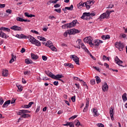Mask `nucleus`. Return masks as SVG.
<instances>
[{
  "mask_svg": "<svg viewBox=\"0 0 127 127\" xmlns=\"http://www.w3.org/2000/svg\"><path fill=\"white\" fill-rule=\"evenodd\" d=\"M30 111L26 110H21L19 111V113L17 114L18 116H21V118H23L24 119H27V118H29L30 115L29 114Z\"/></svg>",
  "mask_w": 127,
  "mask_h": 127,
  "instance_id": "f257e3e1",
  "label": "nucleus"
},
{
  "mask_svg": "<svg viewBox=\"0 0 127 127\" xmlns=\"http://www.w3.org/2000/svg\"><path fill=\"white\" fill-rule=\"evenodd\" d=\"M95 15H96L95 13L84 12L83 13L81 18L84 20H89V19H90V17L95 16Z\"/></svg>",
  "mask_w": 127,
  "mask_h": 127,
  "instance_id": "f03ea898",
  "label": "nucleus"
},
{
  "mask_svg": "<svg viewBox=\"0 0 127 127\" xmlns=\"http://www.w3.org/2000/svg\"><path fill=\"white\" fill-rule=\"evenodd\" d=\"M114 10H107L106 12L103 13L99 16V19H104L105 18L109 19L110 18V14L112 13V12H114Z\"/></svg>",
  "mask_w": 127,
  "mask_h": 127,
  "instance_id": "7ed1b4c3",
  "label": "nucleus"
},
{
  "mask_svg": "<svg viewBox=\"0 0 127 127\" xmlns=\"http://www.w3.org/2000/svg\"><path fill=\"white\" fill-rule=\"evenodd\" d=\"M77 22L78 21L77 20H74L71 22L69 23L65 24L64 26L66 28H71L72 27H74L76 26V24H77Z\"/></svg>",
  "mask_w": 127,
  "mask_h": 127,
  "instance_id": "20e7f679",
  "label": "nucleus"
},
{
  "mask_svg": "<svg viewBox=\"0 0 127 127\" xmlns=\"http://www.w3.org/2000/svg\"><path fill=\"white\" fill-rule=\"evenodd\" d=\"M115 47H116V48H118L120 51H123L124 47V44L121 42H116L115 43Z\"/></svg>",
  "mask_w": 127,
  "mask_h": 127,
  "instance_id": "39448f33",
  "label": "nucleus"
},
{
  "mask_svg": "<svg viewBox=\"0 0 127 127\" xmlns=\"http://www.w3.org/2000/svg\"><path fill=\"white\" fill-rule=\"evenodd\" d=\"M95 3V1H87L84 2L85 6H86L87 9H90L91 6L93 5Z\"/></svg>",
  "mask_w": 127,
  "mask_h": 127,
  "instance_id": "423d86ee",
  "label": "nucleus"
},
{
  "mask_svg": "<svg viewBox=\"0 0 127 127\" xmlns=\"http://www.w3.org/2000/svg\"><path fill=\"white\" fill-rule=\"evenodd\" d=\"M92 40L93 39L91 37H87L83 39L84 42L88 43V44H89L90 46L93 45V43H92Z\"/></svg>",
  "mask_w": 127,
  "mask_h": 127,
  "instance_id": "0eeeda50",
  "label": "nucleus"
},
{
  "mask_svg": "<svg viewBox=\"0 0 127 127\" xmlns=\"http://www.w3.org/2000/svg\"><path fill=\"white\" fill-rule=\"evenodd\" d=\"M70 59H72V60H73V61H74L75 63L77 65H79L80 64H79V58H78V57H77L76 55H71L70 56Z\"/></svg>",
  "mask_w": 127,
  "mask_h": 127,
  "instance_id": "6e6552de",
  "label": "nucleus"
},
{
  "mask_svg": "<svg viewBox=\"0 0 127 127\" xmlns=\"http://www.w3.org/2000/svg\"><path fill=\"white\" fill-rule=\"evenodd\" d=\"M68 33L69 35H72L73 34H76V33H80V31L75 28H73L68 30Z\"/></svg>",
  "mask_w": 127,
  "mask_h": 127,
  "instance_id": "1a4fd4ad",
  "label": "nucleus"
},
{
  "mask_svg": "<svg viewBox=\"0 0 127 127\" xmlns=\"http://www.w3.org/2000/svg\"><path fill=\"white\" fill-rule=\"evenodd\" d=\"M115 61L116 64H118L119 66H121V67H125V66L122 65L123 63V61H121V60H120L118 57H116Z\"/></svg>",
  "mask_w": 127,
  "mask_h": 127,
  "instance_id": "9d476101",
  "label": "nucleus"
},
{
  "mask_svg": "<svg viewBox=\"0 0 127 127\" xmlns=\"http://www.w3.org/2000/svg\"><path fill=\"white\" fill-rule=\"evenodd\" d=\"M10 28L12 30H14V31H22V30H23L21 27L16 25L12 26Z\"/></svg>",
  "mask_w": 127,
  "mask_h": 127,
  "instance_id": "9b49d317",
  "label": "nucleus"
},
{
  "mask_svg": "<svg viewBox=\"0 0 127 127\" xmlns=\"http://www.w3.org/2000/svg\"><path fill=\"white\" fill-rule=\"evenodd\" d=\"M101 43H103L102 41L97 40L95 41L94 43H93V45H90V46L91 47H93V46H96V47H98Z\"/></svg>",
  "mask_w": 127,
  "mask_h": 127,
  "instance_id": "f8f14e48",
  "label": "nucleus"
},
{
  "mask_svg": "<svg viewBox=\"0 0 127 127\" xmlns=\"http://www.w3.org/2000/svg\"><path fill=\"white\" fill-rule=\"evenodd\" d=\"M114 107H112L110 108H109V113H110V117L111 119L112 120V121H114Z\"/></svg>",
  "mask_w": 127,
  "mask_h": 127,
  "instance_id": "ddd939ff",
  "label": "nucleus"
},
{
  "mask_svg": "<svg viewBox=\"0 0 127 127\" xmlns=\"http://www.w3.org/2000/svg\"><path fill=\"white\" fill-rule=\"evenodd\" d=\"M27 38H28L30 42H31V43H32V44H33L34 43V42H35V40H36V39H35L34 37H32L31 35L27 36Z\"/></svg>",
  "mask_w": 127,
  "mask_h": 127,
  "instance_id": "4468645a",
  "label": "nucleus"
},
{
  "mask_svg": "<svg viewBox=\"0 0 127 127\" xmlns=\"http://www.w3.org/2000/svg\"><path fill=\"white\" fill-rule=\"evenodd\" d=\"M108 88L109 86L108 85V84H107V82H105L104 84L102 87V89L103 92H106V91H108Z\"/></svg>",
  "mask_w": 127,
  "mask_h": 127,
  "instance_id": "2eb2a0df",
  "label": "nucleus"
},
{
  "mask_svg": "<svg viewBox=\"0 0 127 127\" xmlns=\"http://www.w3.org/2000/svg\"><path fill=\"white\" fill-rule=\"evenodd\" d=\"M63 126L64 127H75L74 124L72 122H67L66 124H64Z\"/></svg>",
  "mask_w": 127,
  "mask_h": 127,
  "instance_id": "dca6fc26",
  "label": "nucleus"
},
{
  "mask_svg": "<svg viewBox=\"0 0 127 127\" xmlns=\"http://www.w3.org/2000/svg\"><path fill=\"white\" fill-rule=\"evenodd\" d=\"M16 37H17V38H19V39L24 38V39H27V36L22 34H21V35L17 34L16 35Z\"/></svg>",
  "mask_w": 127,
  "mask_h": 127,
  "instance_id": "f3484780",
  "label": "nucleus"
},
{
  "mask_svg": "<svg viewBox=\"0 0 127 127\" xmlns=\"http://www.w3.org/2000/svg\"><path fill=\"white\" fill-rule=\"evenodd\" d=\"M9 104H10V100L5 101L2 106V108H6L7 107H8V105H9Z\"/></svg>",
  "mask_w": 127,
  "mask_h": 127,
  "instance_id": "a211bd4d",
  "label": "nucleus"
},
{
  "mask_svg": "<svg viewBox=\"0 0 127 127\" xmlns=\"http://www.w3.org/2000/svg\"><path fill=\"white\" fill-rule=\"evenodd\" d=\"M7 31V32H9L10 31V29L4 27H1L0 28V31Z\"/></svg>",
  "mask_w": 127,
  "mask_h": 127,
  "instance_id": "6ab92c4d",
  "label": "nucleus"
},
{
  "mask_svg": "<svg viewBox=\"0 0 127 127\" xmlns=\"http://www.w3.org/2000/svg\"><path fill=\"white\" fill-rule=\"evenodd\" d=\"M31 57L33 60H37L38 59V56L34 54H31Z\"/></svg>",
  "mask_w": 127,
  "mask_h": 127,
  "instance_id": "aec40b11",
  "label": "nucleus"
},
{
  "mask_svg": "<svg viewBox=\"0 0 127 127\" xmlns=\"http://www.w3.org/2000/svg\"><path fill=\"white\" fill-rule=\"evenodd\" d=\"M64 76L62 74H57L55 75V80H59L61 78H64Z\"/></svg>",
  "mask_w": 127,
  "mask_h": 127,
  "instance_id": "412c9836",
  "label": "nucleus"
},
{
  "mask_svg": "<svg viewBox=\"0 0 127 127\" xmlns=\"http://www.w3.org/2000/svg\"><path fill=\"white\" fill-rule=\"evenodd\" d=\"M8 75V70L5 69L3 70L2 73V76L4 77H6Z\"/></svg>",
  "mask_w": 127,
  "mask_h": 127,
  "instance_id": "4be33fe9",
  "label": "nucleus"
},
{
  "mask_svg": "<svg viewBox=\"0 0 127 127\" xmlns=\"http://www.w3.org/2000/svg\"><path fill=\"white\" fill-rule=\"evenodd\" d=\"M101 38L103 40H107V39H110V38H111V37H110V35H103L102 36Z\"/></svg>",
  "mask_w": 127,
  "mask_h": 127,
  "instance_id": "5701e85b",
  "label": "nucleus"
},
{
  "mask_svg": "<svg viewBox=\"0 0 127 127\" xmlns=\"http://www.w3.org/2000/svg\"><path fill=\"white\" fill-rule=\"evenodd\" d=\"M33 44H34L35 45H36V46H41V43H40V42L37 40H35V42L33 43Z\"/></svg>",
  "mask_w": 127,
  "mask_h": 127,
  "instance_id": "b1692460",
  "label": "nucleus"
},
{
  "mask_svg": "<svg viewBox=\"0 0 127 127\" xmlns=\"http://www.w3.org/2000/svg\"><path fill=\"white\" fill-rule=\"evenodd\" d=\"M64 66L65 67H69V68H74V65L72 64L65 63L64 64Z\"/></svg>",
  "mask_w": 127,
  "mask_h": 127,
  "instance_id": "393cba45",
  "label": "nucleus"
},
{
  "mask_svg": "<svg viewBox=\"0 0 127 127\" xmlns=\"http://www.w3.org/2000/svg\"><path fill=\"white\" fill-rule=\"evenodd\" d=\"M83 6H85V3H83L82 2H79L78 4H77V7L78 8H82V7H83Z\"/></svg>",
  "mask_w": 127,
  "mask_h": 127,
  "instance_id": "a878e982",
  "label": "nucleus"
},
{
  "mask_svg": "<svg viewBox=\"0 0 127 127\" xmlns=\"http://www.w3.org/2000/svg\"><path fill=\"white\" fill-rule=\"evenodd\" d=\"M81 47L82 49H84V50H85V51H86V52H87V53H89V52H89V50H88L87 48H86V47L85 46V45H84V43H81Z\"/></svg>",
  "mask_w": 127,
  "mask_h": 127,
  "instance_id": "bb28decb",
  "label": "nucleus"
},
{
  "mask_svg": "<svg viewBox=\"0 0 127 127\" xmlns=\"http://www.w3.org/2000/svg\"><path fill=\"white\" fill-rule=\"evenodd\" d=\"M25 62L26 64H32L33 62L31 60H29L28 59H26L25 60Z\"/></svg>",
  "mask_w": 127,
  "mask_h": 127,
  "instance_id": "cd10ccee",
  "label": "nucleus"
},
{
  "mask_svg": "<svg viewBox=\"0 0 127 127\" xmlns=\"http://www.w3.org/2000/svg\"><path fill=\"white\" fill-rule=\"evenodd\" d=\"M11 56H12L11 59L9 62V63L10 64L12 63V62H14V58L16 57V56H14L13 54H12Z\"/></svg>",
  "mask_w": 127,
  "mask_h": 127,
  "instance_id": "c85d7f7f",
  "label": "nucleus"
},
{
  "mask_svg": "<svg viewBox=\"0 0 127 127\" xmlns=\"http://www.w3.org/2000/svg\"><path fill=\"white\" fill-rule=\"evenodd\" d=\"M122 99L124 102H126L127 100V94L126 93L122 95Z\"/></svg>",
  "mask_w": 127,
  "mask_h": 127,
  "instance_id": "c756f323",
  "label": "nucleus"
},
{
  "mask_svg": "<svg viewBox=\"0 0 127 127\" xmlns=\"http://www.w3.org/2000/svg\"><path fill=\"white\" fill-rule=\"evenodd\" d=\"M45 45L48 47H50V46L53 45V44H52V42L51 41H49L46 43Z\"/></svg>",
  "mask_w": 127,
  "mask_h": 127,
  "instance_id": "7c9ffc66",
  "label": "nucleus"
},
{
  "mask_svg": "<svg viewBox=\"0 0 127 127\" xmlns=\"http://www.w3.org/2000/svg\"><path fill=\"white\" fill-rule=\"evenodd\" d=\"M79 81H80V83L82 84L83 86H86V89H88V86L87 85V83L85 82V81H83V80L79 79Z\"/></svg>",
  "mask_w": 127,
  "mask_h": 127,
  "instance_id": "2f4dec72",
  "label": "nucleus"
},
{
  "mask_svg": "<svg viewBox=\"0 0 127 127\" xmlns=\"http://www.w3.org/2000/svg\"><path fill=\"white\" fill-rule=\"evenodd\" d=\"M95 78H96L97 84H99V83H101V78H100V77L98 76H96Z\"/></svg>",
  "mask_w": 127,
  "mask_h": 127,
  "instance_id": "473e14b6",
  "label": "nucleus"
},
{
  "mask_svg": "<svg viewBox=\"0 0 127 127\" xmlns=\"http://www.w3.org/2000/svg\"><path fill=\"white\" fill-rule=\"evenodd\" d=\"M48 76H49V77H50L51 78H52V79H55V75L54 74L51 72L49 73Z\"/></svg>",
  "mask_w": 127,
  "mask_h": 127,
  "instance_id": "72a5a7b5",
  "label": "nucleus"
},
{
  "mask_svg": "<svg viewBox=\"0 0 127 127\" xmlns=\"http://www.w3.org/2000/svg\"><path fill=\"white\" fill-rule=\"evenodd\" d=\"M50 47H49V48H50V49H51V50H52V51H57V49H56V48L55 47H54V46H53V45H52V46H50Z\"/></svg>",
  "mask_w": 127,
  "mask_h": 127,
  "instance_id": "f704fd0d",
  "label": "nucleus"
},
{
  "mask_svg": "<svg viewBox=\"0 0 127 127\" xmlns=\"http://www.w3.org/2000/svg\"><path fill=\"white\" fill-rule=\"evenodd\" d=\"M93 112L94 113V116H98V110L96 109H94Z\"/></svg>",
  "mask_w": 127,
  "mask_h": 127,
  "instance_id": "c9c22d12",
  "label": "nucleus"
},
{
  "mask_svg": "<svg viewBox=\"0 0 127 127\" xmlns=\"http://www.w3.org/2000/svg\"><path fill=\"white\" fill-rule=\"evenodd\" d=\"M90 84L91 85H95V84H96V80L95 79H91L90 80Z\"/></svg>",
  "mask_w": 127,
  "mask_h": 127,
  "instance_id": "e433bc0d",
  "label": "nucleus"
},
{
  "mask_svg": "<svg viewBox=\"0 0 127 127\" xmlns=\"http://www.w3.org/2000/svg\"><path fill=\"white\" fill-rule=\"evenodd\" d=\"M68 34H69V30H67V31L65 32L64 34V36L65 37H67L68 36Z\"/></svg>",
  "mask_w": 127,
  "mask_h": 127,
  "instance_id": "4c0bfd02",
  "label": "nucleus"
},
{
  "mask_svg": "<svg viewBox=\"0 0 127 127\" xmlns=\"http://www.w3.org/2000/svg\"><path fill=\"white\" fill-rule=\"evenodd\" d=\"M71 99L72 102H73V103H75V102L76 101V96H72Z\"/></svg>",
  "mask_w": 127,
  "mask_h": 127,
  "instance_id": "58836bf2",
  "label": "nucleus"
},
{
  "mask_svg": "<svg viewBox=\"0 0 127 127\" xmlns=\"http://www.w3.org/2000/svg\"><path fill=\"white\" fill-rule=\"evenodd\" d=\"M55 11H56L57 12H58V13H61V8H58V9H55Z\"/></svg>",
  "mask_w": 127,
  "mask_h": 127,
  "instance_id": "ea45409f",
  "label": "nucleus"
},
{
  "mask_svg": "<svg viewBox=\"0 0 127 127\" xmlns=\"http://www.w3.org/2000/svg\"><path fill=\"white\" fill-rule=\"evenodd\" d=\"M30 74V71L27 70L24 72V75H29Z\"/></svg>",
  "mask_w": 127,
  "mask_h": 127,
  "instance_id": "a19ab883",
  "label": "nucleus"
},
{
  "mask_svg": "<svg viewBox=\"0 0 127 127\" xmlns=\"http://www.w3.org/2000/svg\"><path fill=\"white\" fill-rule=\"evenodd\" d=\"M16 19L17 21L23 22V18H22L17 17Z\"/></svg>",
  "mask_w": 127,
  "mask_h": 127,
  "instance_id": "79ce46f5",
  "label": "nucleus"
},
{
  "mask_svg": "<svg viewBox=\"0 0 127 127\" xmlns=\"http://www.w3.org/2000/svg\"><path fill=\"white\" fill-rule=\"evenodd\" d=\"M77 115H74L72 116L71 117L69 118V120H74V119H76L77 118Z\"/></svg>",
  "mask_w": 127,
  "mask_h": 127,
  "instance_id": "37998d69",
  "label": "nucleus"
},
{
  "mask_svg": "<svg viewBox=\"0 0 127 127\" xmlns=\"http://www.w3.org/2000/svg\"><path fill=\"white\" fill-rule=\"evenodd\" d=\"M6 12L7 13H9V14H11L12 10L11 9H8L6 10Z\"/></svg>",
  "mask_w": 127,
  "mask_h": 127,
  "instance_id": "c03bdc74",
  "label": "nucleus"
},
{
  "mask_svg": "<svg viewBox=\"0 0 127 127\" xmlns=\"http://www.w3.org/2000/svg\"><path fill=\"white\" fill-rule=\"evenodd\" d=\"M103 60H104V61L108 60V61H109V58L106 57V56H105V55H104V56H103Z\"/></svg>",
  "mask_w": 127,
  "mask_h": 127,
  "instance_id": "a18cd8bd",
  "label": "nucleus"
},
{
  "mask_svg": "<svg viewBox=\"0 0 127 127\" xmlns=\"http://www.w3.org/2000/svg\"><path fill=\"white\" fill-rule=\"evenodd\" d=\"M3 102H4L3 99H2V98H0V105L1 106V105H2V104H3Z\"/></svg>",
  "mask_w": 127,
  "mask_h": 127,
  "instance_id": "49530a36",
  "label": "nucleus"
},
{
  "mask_svg": "<svg viewBox=\"0 0 127 127\" xmlns=\"http://www.w3.org/2000/svg\"><path fill=\"white\" fill-rule=\"evenodd\" d=\"M17 88L19 92H21L22 91V87H21V86L20 85L17 86Z\"/></svg>",
  "mask_w": 127,
  "mask_h": 127,
  "instance_id": "de8ad7c7",
  "label": "nucleus"
},
{
  "mask_svg": "<svg viewBox=\"0 0 127 127\" xmlns=\"http://www.w3.org/2000/svg\"><path fill=\"white\" fill-rule=\"evenodd\" d=\"M76 122V124H75V126L76 127H79V126H80V122H79L78 120L75 121Z\"/></svg>",
  "mask_w": 127,
  "mask_h": 127,
  "instance_id": "09e8293b",
  "label": "nucleus"
},
{
  "mask_svg": "<svg viewBox=\"0 0 127 127\" xmlns=\"http://www.w3.org/2000/svg\"><path fill=\"white\" fill-rule=\"evenodd\" d=\"M42 58L44 61H46V60H47V57L45 56H42Z\"/></svg>",
  "mask_w": 127,
  "mask_h": 127,
  "instance_id": "8fccbe9b",
  "label": "nucleus"
},
{
  "mask_svg": "<svg viewBox=\"0 0 127 127\" xmlns=\"http://www.w3.org/2000/svg\"><path fill=\"white\" fill-rule=\"evenodd\" d=\"M40 111V106H38L37 107V109L36 110V113H38Z\"/></svg>",
  "mask_w": 127,
  "mask_h": 127,
  "instance_id": "3c124183",
  "label": "nucleus"
},
{
  "mask_svg": "<svg viewBox=\"0 0 127 127\" xmlns=\"http://www.w3.org/2000/svg\"><path fill=\"white\" fill-rule=\"evenodd\" d=\"M54 85H55V86H58V85H59V82L58 81H55L54 82Z\"/></svg>",
  "mask_w": 127,
  "mask_h": 127,
  "instance_id": "603ef678",
  "label": "nucleus"
},
{
  "mask_svg": "<svg viewBox=\"0 0 127 127\" xmlns=\"http://www.w3.org/2000/svg\"><path fill=\"white\" fill-rule=\"evenodd\" d=\"M97 127H105L104 125L103 124H101V123L98 124H97Z\"/></svg>",
  "mask_w": 127,
  "mask_h": 127,
  "instance_id": "864d4df0",
  "label": "nucleus"
},
{
  "mask_svg": "<svg viewBox=\"0 0 127 127\" xmlns=\"http://www.w3.org/2000/svg\"><path fill=\"white\" fill-rule=\"evenodd\" d=\"M93 69H95V70H96V71H100V68H99L97 66H93Z\"/></svg>",
  "mask_w": 127,
  "mask_h": 127,
  "instance_id": "5fc2aeb1",
  "label": "nucleus"
},
{
  "mask_svg": "<svg viewBox=\"0 0 127 127\" xmlns=\"http://www.w3.org/2000/svg\"><path fill=\"white\" fill-rule=\"evenodd\" d=\"M87 111H88V107L85 106L83 110V113H85V112H86Z\"/></svg>",
  "mask_w": 127,
  "mask_h": 127,
  "instance_id": "6e6d98bb",
  "label": "nucleus"
},
{
  "mask_svg": "<svg viewBox=\"0 0 127 127\" xmlns=\"http://www.w3.org/2000/svg\"><path fill=\"white\" fill-rule=\"evenodd\" d=\"M20 52L21 53H24L25 52V49H24V48H22L21 49Z\"/></svg>",
  "mask_w": 127,
  "mask_h": 127,
  "instance_id": "4d7b16f0",
  "label": "nucleus"
},
{
  "mask_svg": "<svg viewBox=\"0 0 127 127\" xmlns=\"http://www.w3.org/2000/svg\"><path fill=\"white\" fill-rule=\"evenodd\" d=\"M31 32H32L33 33H35L36 34H38V32L35 30H32Z\"/></svg>",
  "mask_w": 127,
  "mask_h": 127,
  "instance_id": "13d9d810",
  "label": "nucleus"
},
{
  "mask_svg": "<svg viewBox=\"0 0 127 127\" xmlns=\"http://www.w3.org/2000/svg\"><path fill=\"white\" fill-rule=\"evenodd\" d=\"M5 7V4H0V7L1 8H2L3 7Z\"/></svg>",
  "mask_w": 127,
  "mask_h": 127,
  "instance_id": "bf43d9fd",
  "label": "nucleus"
},
{
  "mask_svg": "<svg viewBox=\"0 0 127 127\" xmlns=\"http://www.w3.org/2000/svg\"><path fill=\"white\" fill-rule=\"evenodd\" d=\"M114 6V4H109V6L107 7V8H113V7Z\"/></svg>",
  "mask_w": 127,
  "mask_h": 127,
  "instance_id": "052dcab7",
  "label": "nucleus"
},
{
  "mask_svg": "<svg viewBox=\"0 0 127 127\" xmlns=\"http://www.w3.org/2000/svg\"><path fill=\"white\" fill-rule=\"evenodd\" d=\"M15 103V99L14 98H12L11 101V104H14Z\"/></svg>",
  "mask_w": 127,
  "mask_h": 127,
  "instance_id": "680f3d73",
  "label": "nucleus"
},
{
  "mask_svg": "<svg viewBox=\"0 0 127 127\" xmlns=\"http://www.w3.org/2000/svg\"><path fill=\"white\" fill-rule=\"evenodd\" d=\"M32 105H33V102H30L28 104V106H29V108H30V107H31V106H32Z\"/></svg>",
  "mask_w": 127,
  "mask_h": 127,
  "instance_id": "e2e57ef3",
  "label": "nucleus"
},
{
  "mask_svg": "<svg viewBox=\"0 0 127 127\" xmlns=\"http://www.w3.org/2000/svg\"><path fill=\"white\" fill-rule=\"evenodd\" d=\"M23 108L24 109H29V106H28V105H24Z\"/></svg>",
  "mask_w": 127,
  "mask_h": 127,
  "instance_id": "0e129e2a",
  "label": "nucleus"
},
{
  "mask_svg": "<svg viewBox=\"0 0 127 127\" xmlns=\"http://www.w3.org/2000/svg\"><path fill=\"white\" fill-rule=\"evenodd\" d=\"M65 9H67L68 10H72L70 7H65Z\"/></svg>",
  "mask_w": 127,
  "mask_h": 127,
  "instance_id": "69168bd1",
  "label": "nucleus"
},
{
  "mask_svg": "<svg viewBox=\"0 0 127 127\" xmlns=\"http://www.w3.org/2000/svg\"><path fill=\"white\" fill-rule=\"evenodd\" d=\"M54 6L56 8L60 7V5L59 4H56Z\"/></svg>",
  "mask_w": 127,
  "mask_h": 127,
  "instance_id": "338daca9",
  "label": "nucleus"
},
{
  "mask_svg": "<svg viewBox=\"0 0 127 127\" xmlns=\"http://www.w3.org/2000/svg\"><path fill=\"white\" fill-rule=\"evenodd\" d=\"M89 100H86V107H89Z\"/></svg>",
  "mask_w": 127,
  "mask_h": 127,
  "instance_id": "774afa93",
  "label": "nucleus"
}]
</instances>
